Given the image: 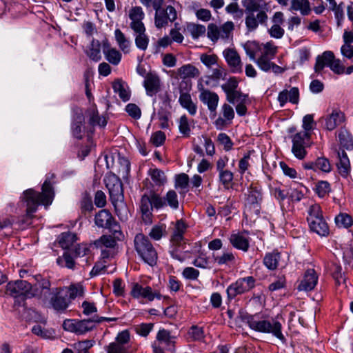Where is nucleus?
I'll return each instance as SVG.
<instances>
[{
    "instance_id": "nucleus-18",
    "label": "nucleus",
    "mask_w": 353,
    "mask_h": 353,
    "mask_svg": "<svg viewBox=\"0 0 353 353\" xmlns=\"http://www.w3.org/2000/svg\"><path fill=\"white\" fill-rule=\"evenodd\" d=\"M153 200L154 208L157 210L169 206L171 209L176 210L179 207L178 195L173 190H169L163 197L159 194H154Z\"/></svg>"
},
{
    "instance_id": "nucleus-19",
    "label": "nucleus",
    "mask_w": 353,
    "mask_h": 353,
    "mask_svg": "<svg viewBox=\"0 0 353 353\" xmlns=\"http://www.w3.org/2000/svg\"><path fill=\"white\" fill-rule=\"evenodd\" d=\"M346 120L345 113L339 108H334L332 112L321 119L323 128L332 131L343 123Z\"/></svg>"
},
{
    "instance_id": "nucleus-16",
    "label": "nucleus",
    "mask_w": 353,
    "mask_h": 353,
    "mask_svg": "<svg viewBox=\"0 0 353 353\" xmlns=\"http://www.w3.org/2000/svg\"><path fill=\"white\" fill-rule=\"evenodd\" d=\"M310 138V134L307 132H299L292 137V152L297 159L301 160L305 157L307 154L306 141H308Z\"/></svg>"
},
{
    "instance_id": "nucleus-24",
    "label": "nucleus",
    "mask_w": 353,
    "mask_h": 353,
    "mask_svg": "<svg viewBox=\"0 0 353 353\" xmlns=\"http://www.w3.org/2000/svg\"><path fill=\"white\" fill-rule=\"evenodd\" d=\"M302 166L305 170H312L314 172L320 170L323 172L329 173L332 170V165L328 159L321 157L314 161L304 162Z\"/></svg>"
},
{
    "instance_id": "nucleus-64",
    "label": "nucleus",
    "mask_w": 353,
    "mask_h": 353,
    "mask_svg": "<svg viewBox=\"0 0 353 353\" xmlns=\"http://www.w3.org/2000/svg\"><path fill=\"white\" fill-rule=\"evenodd\" d=\"M107 353H128L127 347H123L117 343H110L105 347Z\"/></svg>"
},
{
    "instance_id": "nucleus-27",
    "label": "nucleus",
    "mask_w": 353,
    "mask_h": 353,
    "mask_svg": "<svg viewBox=\"0 0 353 353\" xmlns=\"http://www.w3.org/2000/svg\"><path fill=\"white\" fill-rule=\"evenodd\" d=\"M199 88L200 90L199 99L200 101L208 105L209 110L215 112L219 103V96L216 93L211 92L209 90L203 88Z\"/></svg>"
},
{
    "instance_id": "nucleus-60",
    "label": "nucleus",
    "mask_w": 353,
    "mask_h": 353,
    "mask_svg": "<svg viewBox=\"0 0 353 353\" xmlns=\"http://www.w3.org/2000/svg\"><path fill=\"white\" fill-rule=\"evenodd\" d=\"M154 327L153 323H141L135 327V331L139 335L146 337L150 332L152 330Z\"/></svg>"
},
{
    "instance_id": "nucleus-49",
    "label": "nucleus",
    "mask_w": 353,
    "mask_h": 353,
    "mask_svg": "<svg viewBox=\"0 0 353 353\" xmlns=\"http://www.w3.org/2000/svg\"><path fill=\"white\" fill-rule=\"evenodd\" d=\"M335 223L338 227L348 228L353 224L352 217L347 213H340L335 217Z\"/></svg>"
},
{
    "instance_id": "nucleus-44",
    "label": "nucleus",
    "mask_w": 353,
    "mask_h": 353,
    "mask_svg": "<svg viewBox=\"0 0 353 353\" xmlns=\"http://www.w3.org/2000/svg\"><path fill=\"white\" fill-rule=\"evenodd\" d=\"M103 53L105 59L112 64L117 65L121 59V54L119 51L110 48V46H103Z\"/></svg>"
},
{
    "instance_id": "nucleus-42",
    "label": "nucleus",
    "mask_w": 353,
    "mask_h": 353,
    "mask_svg": "<svg viewBox=\"0 0 353 353\" xmlns=\"http://www.w3.org/2000/svg\"><path fill=\"white\" fill-rule=\"evenodd\" d=\"M148 175L156 186H163L167 182L165 173L160 169L153 168L148 170Z\"/></svg>"
},
{
    "instance_id": "nucleus-35",
    "label": "nucleus",
    "mask_w": 353,
    "mask_h": 353,
    "mask_svg": "<svg viewBox=\"0 0 353 353\" xmlns=\"http://www.w3.org/2000/svg\"><path fill=\"white\" fill-rule=\"evenodd\" d=\"M80 213L81 216H90L94 210L92 197L88 192H85L79 203Z\"/></svg>"
},
{
    "instance_id": "nucleus-43",
    "label": "nucleus",
    "mask_w": 353,
    "mask_h": 353,
    "mask_svg": "<svg viewBox=\"0 0 353 353\" xmlns=\"http://www.w3.org/2000/svg\"><path fill=\"white\" fill-rule=\"evenodd\" d=\"M88 112L89 114V124L90 125L93 127L96 125L105 127L107 125L106 119L99 116L96 106L89 109Z\"/></svg>"
},
{
    "instance_id": "nucleus-30",
    "label": "nucleus",
    "mask_w": 353,
    "mask_h": 353,
    "mask_svg": "<svg viewBox=\"0 0 353 353\" xmlns=\"http://www.w3.org/2000/svg\"><path fill=\"white\" fill-rule=\"evenodd\" d=\"M229 241L234 248L244 252H248L250 248V239L243 233L232 234L229 237Z\"/></svg>"
},
{
    "instance_id": "nucleus-29",
    "label": "nucleus",
    "mask_w": 353,
    "mask_h": 353,
    "mask_svg": "<svg viewBox=\"0 0 353 353\" xmlns=\"http://www.w3.org/2000/svg\"><path fill=\"white\" fill-rule=\"evenodd\" d=\"M318 276L314 269L307 270L303 276V279L299 284V291H311L316 285Z\"/></svg>"
},
{
    "instance_id": "nucleus-2",
    "label": "nucleus",
    "mask_w": 353,
    "mask_h": 353,
    "mask_svg": "<svg viewBox=\"0 0 353 353\" xmlns=\"http://www.w3.org/2000/svg\"><path fill=\"white\" fill-rule=\"evenodd\" d=\"M241 319L248 325L250 329L256 332L271 334L283 343L286 341L282 333V325L276 320H260L257 316L248 314L241 315Z\"/></svg>"
},
{
    "instance_id": "nucleus-14",
    "label": "nucleus",
    "mask_w": 353,
    "mask_h": 353,
    "mask_svg": "<svg viewBox=\"0 0 353 353\" xmlns=\"http://www.w3.org/2000/svg\"><path fill=\"white\" fill-rule=\"evenodd\" d=\"M175 339L169 330L161 329L157 334L156 340L152 343L153 353H164V350L175 351Z\"/></svg>"
},
{
    "instance_id": "nucleus-21",
    "label": "nucleus",
    "mask_w": 353,
    "mask_h": 353,
    "mask_svg": "<svg viewBox=\"0 0 353 353\" xmlns=\"http://www.w3.org/2000/svg\"><path fill=\"white\" fill-rule=\"evenodd\" d=\"M157 194L150 191L149 194H144L141 199L140 209L142 214V219L145 223L152 221V210L154 208L153 194Z\"/></svg>"
},
{
    "instance_id": "nucleus-40",
    "label": "nucleus",
    "mask_w": 353,
    "mask_h": 353,
    "mask_svg": "<svg viewBox=\"0 0 353 353\" xmlns=\"http://www.w3.org/2000/svg\"><path fill=\"white\" fill-rule=\"evenodd\" d=\"M178 74L181 79H189V78H194L199 76V69L191 64L183 65L178 69Z\"/></svg>"
},
{
    "instance_id": "nucleus-12",
    "label": "nucleus",
    "mask_w": 353,
    "mask_h": 353,
    "mask_svg": "<svg viewBox=\"0 0 353 353\" xmlns=\"http://www.w3.org/2000/svg\"><path fill=\"white\" fill-rule=\"evenodd\" d=\"M104 183L108 189L110 201L117 210L119 203L123 204V190L122 182L115 174H110L104 178Z\"/></svg>"
},
{
    "instance_id": "nucleus-36",
    "label": "nucleus",
    "mask_w": 353,
    "mask_h": 353,
    "mask_svg": "<svg viewBox=\"0 0 353 353\" xmlns=\"http://www.w3.org/2000/svg\"><path fill=\"white\" fill-rule=\"evenodd\" d=\"M179 103L191 116H194L196 114L197 106L193 102L190 94H181L179 98Z\"/></svg>"
},
{
    "instance_id": "nucleus-23",
    "label": "nucleus",
    "mask_w": 353,
    "mask_h": 353,
    "mask_svg": "<svg viewBox=\"0 0 353 353\" xmlns=\"http://www.w3.org/2000/svg\"><path fill=\"white\" fill-rule=\"evenodd\" d=\"M271 21L273 23L268 32L270 35L275 39H281L285 34L284 29L281 27V25L285 21L284 14L281 11L274 12L271 18Z\"/></svg>"
},
{
    "instance_id": "nucleus-50",
    "label": "nucleus",
    "mask_w": 353,
    "mask_h": 353,
    "mask_svg": "<svg viewBox=\"0 0 353 353\" xmlns=\"http://www.w3.org/2000/svg\"><path fill=\"white\" fill-rule=\"evenodd\" d=\"M226 96V100L232 104H235L241 101L248 100V95L243 94L241 90H236L230 93H228Z\"/></svg>"
},
{
    "instance_id": "nucleus-32",
    "label": "nucleus",
    "mask_w": 353,
    "mask_h": 353,
    "mask_svg": "<svg viewBox=\"0 0 353 353\" xmlns=\"http://www.w3.org/2000/svg\"><path fill=\"white\" fill-rule=\"evenodd\" d=\"M310 230L321 236H327L330 234L328 224L325 218L308 223Z\"/></svg>"
},
{
    "instance_id": "nucleus-31",
    "label": "nucleus",
    "mask_w": 353,
    "mask_h": 353,
    "mask_svg": "<svg viewBox=\"0 0 353 353\" xmlns=\"http://www.w3.org/2000/svg\"><path fill=\"white\" fill-rule=\"evenodd\" d=\"M335 56L332 51H325L321 55L316 57V63L314 65V70L316 73H321L325 67H328L332 65Z\"/></svg>"
},
{
    "instance_id": "nucleus-11",
    "label": "nucleus",
    "mask_w": 353,
    "mask_h": 353,
    "mask_svg": "<svg viewBox=\"0 0 353 353\" xmlns=\"http://www.w3.org/2000/svg\"><path fill=\"white\" fill-rule=\"evenodd\" d=\"M70 303L69 295H67V289L59 287L52 288V293L49 297L47 305H45L52 308L57 312L63 313Z\"/></svg>"
},
{
    "instance_id": "nucleus-20",
    "label": "nucleus",
    "mask_w": 353,
    "mask_h": 353,
    "mask_svg": "<svg viewBox=\"0 0 353 353\" xmlns=\"http://www.w3.org/2000/svg\"><path fill=\"white\" fill-rule=\"evenodd\" d=\"M130 295L134 299H145L148 301H152L156 298L159 300L161 299V294L156 291H153L150 286L143 287L139 283H132Z\"/></svg>"
},
{
    "instance_id": "nucleus-28",
    "label": "nucleus",
    "mask_w": 353,
    "mask_h": 353,
    "mask_svg": "<svg viewBox=\"0 0 353 353\" xmlns=\"http://www.w3.org/2000/svg\"><path fill=\"white\" fill-rule=\"evenodd\" d=\"M143 86L147 95L152 97L159 90L161 87L160 79L155 73H148L143 81Z\"/></svg>"
},
{
    "instance_id": "nucleus-55",
    "label": "nucleus",
    "mask_w": 353,
    "mask_h": 353,
    "mask_svg": "<svg viewBox=\"0 0 353 353\" xmlns=\"http://www.w3.org/2000/svg\"><path fill=\"white\" fill-rule=\"evenodd\" d=\"M314 190L320 198H323L331 191L330 184L326 181H318Z\"/></svg>"
},
{
    "instance_id": "nucleus-62",
    "label": "nucleus",
    "mask_w": 353,
    "mask_h": 353,
    "mask_svg": "<svg viewBox=\"0 0 353 353\" xmlns=\"http://www.w3.org/2000/svg\"><path fill=\"white\" fill-rule=\"evenodd\" d=\"M125 111L132 118L139 119L141 116V109L134 103H128L125 106Z\"/></svg>"
},
{
    "instance_id": "nucleus-52",
    "label": "nucleus",
    "mask_w": 353,
    "mask_h": 353,
    "mask_svg": "<svg viewBox=\"0 0 353 353\" xmlns=\"http://www.w3.org/2000/svg\"><path fill=\"white\" fill-rule=\"evenodd\" d=\"M100 46H86L84 51L92 61L97 62L101 59Z\"/></svg>"
},
{
    "instance_id": "nucleus-9",
    "label": "nucleus",
    "mask_w": 353,
    "mask_h": 353,
    "mask_svg": "<svg viewBox=\"0 0 353 353\" xmlns=\"http://www.w3.org/2000/svg\"><path fill=\"white\" fill-rule=\"evenodd\" d=\"M36 283L31 284V290L29 298H36L43 305H47L49 297L52 293L51 282L49 279L42 276L40 274L34 276Z\"/></svg>"
},
{
    "instance_id": "nucleus-33",
    "label": "nucleus",
    "mask_w": 353,
    "mask_h": 353,
    "mask_svg": "<svg viewBox=\"0 0 353 353\" xmlns=\"http://www.w3.org/2000/svg\"><path fill=\"white\" fill-rule=\"evenodd\" d=\"M339 161L337 163V168L339 174L343 177H347L350 172V162L345 150L338 152Z\"/></svg>"
},
{
    "instance_id": "nucleus-22",
    "label": "nucleus",
    "mask_w": 353,
    "mask_h": 353,
    "mask_svg": "<svg viewBox=\"0 0 353 353\" xmlns=\"http://www.w3.org/2000/svg\"><path fill=\"white\" fill-rule=\"evenodd\" d=\"M188 229V225L183 219L177 220L174 224L172 234L170 236V243L176 245H185L184 234Z\"/></svg>"
},
{
    "instance_id": "nucleus-26",
    "label": "nucleus",
    "mask_w": 353,
    "mask_h": 353,
    "mask_svg": "<svg viewBox=\"0 0 353 353\" xmlns=\"http://www.w3.org/2000/svg\"><path fill=\"white\" fill-rule=\"evenodd\" d=\"M223 55L233 73H240L242 72L241 58L234 49L230 48L225 49L223 51Z\"/></svg>"
},
{
    "instance_id": "nucleus-59",
    "label": "nucleus",
    "mask_w": 353,
    "mask_h": 353,
    "mask_svg": "<svg viewBox=\"0 0 353 353\" xmlns=\"http://www.w3.org/2000/svg\"><path fill=\"white\" fill-rule=\"evenodd\" d=\"M93 341L85 340L74 344L77 353H89V349L93 345Z\"/></svg>"
},
{
    "instance_id": "nucleus-53",
    "label": "nucleus",
    "mask_w": 353,
    "mask_h": 353,
    "mask_svg": "<svg viewBox=\"0 0 353 353\" xmlns=\"http://www.w3.org/2000/svg\"><path fill=\"white\" fill-rule=\"evenodd\" d=\"M221 89L225 92V95L238 89L239 81L235 77H230L225 83L221 85Z\"/></svg>"
},
{
    "instance_id": "nucleus-41",
    "label": "nucleus",
    "mask_w": 353,
    "mask_h": 353,
    "mask_svg": "<svg viewBox=\"0 0 353 353\" xmlns=\"http://www.w3.org/2000/svg\"><path fill=\"white\" fill-rule=\"evenodd\" d=\"M280 259L281 254L279 252H269L263 258V264L268 269L274 270L277 268Z\"/></svg>"
},
{
    "instance_id": "nucleus-38",
    "label": "nucleus",
    "mask_w": 353,
    "mask_h": 353,
    "mask_svg": "<svg viewBox=\"0 0 353 353\" xmlns=\"http://www.w3.org/2000/svg\"><path fill=\"white\" fill-rule=\"evenodd\" d=\"M77 240V235L70 232H62L58 237L59 244L64 250L69 249Z\"/></svg>"
},
{
    "instance_id": "nucleus-57",
    "label": "nucleus",
    "mask_w": 353,
    "mask_h": 353,
    "mask_svg": "<svg viewBox=\"0 0 353 353\" xmlns=\"http://www.w3.org/2000/svg\"><path fill=\"white\" fill-rule=\"evenodd\" d=\"M217 141L221 145H223L225 151H229L232 148L233 142L227 134L224 132L219 134Z\"/></svg>"
},
{
    "instance_id": "nucleus-4",
    "label": "nucleus",
    "mask_w": 353,
    "mask_h": 353,
    "mask_svg": "<svg viewBox=\"0 0 353 353\" xmlns=\"http://www.w3.org/2000/svg\"><path fill=\"white\" fill-rule=\"evenodd\" d=\"M174 1L153 0L152 7L155 10L154 24L157 28H164L177 19V12L174 7Z\"/></svg>"
},
{
    "instance_id": "nucleus-54",
    "label": "nucleus",
    "mask_w": 353,
    "mask_h": 353,
    "mask_svg": "<svg viewBox=\"0 0 353 353\" xmlns=\"http://www.w3.org/2000/svg\"><path fill=\"white\" fill-rule=\"evenodd\" d=\"M165 225H155L152 228L148 235L153 240L159 241L165 234Z\"/></svg>"
},
{
    "instance_id": "nucleus-3",
    "label": "nucleus",
    "mask_w": 353,
    "mask_h": 353,
    "mask_svg": "<svg viewBox=\"0 0 353 353\" xmlns=\"http://www.w3.org/2000/svg\"><path fill=\"white\" fill-rule=\"evenodd\" d=\"M250 59L256 63L261 70L268 72L272 65L270 60L276 52L274 46H243Z\"/></svg>"
},
{
    "instance_id": "nucleus-17",
    "label": "nucleus",
    "mask_w": 353,
    "mask_h": 353,
    "mask_svg": "<svg viewBox=\"0 0 353 353\" xmlns=\"http://www.w3.org/2000/svg\"><path fill=\"white\" fill-rule=\"evenodd\" d=\"M30 290L31 283L24 280H17L6 285V293L15 298L22 296L23 299H30Z\"/></svg>"
},
{
    "instance_id": "nucleus-5",
    "label": "nucleus",
    "mask_w": 353,
    "mask_h": 353,
    "mask_svg": "<svg viewBox=\"0 0 353 353\" xmlns=\"http://www.w3.org/2000/svg\"><path fill=\"white\" fill-rule=\"evenodd\" d=\"M263 202V192L261 187L251 184L245 193L243 215L245 217L257 218L260 215Z\"/></svg>"
},
{
    "instance_id": "nucleus-13",
    "label": "nucleus",
    "mask_w": 353,
    "mask_h": 353,
    "mask_svg": "<svg viewBox=\"0 0 353 353\" xmlns=\"http://www.w3.org/2000/svg\"><path fill=\"white\" fill-rule=\"evenodd\" d=\"M96 324L94 315L92 318L82 320L66 319L63 321V327L65 330L81 335L95 329Z\"/></svg>"
},
{
    "instance_id": "nucleus-7",
    "label": "nucleus",
    "mask_w": 353,
    "mask_h": 353,
    "mask_svg": "<svg viewBox=\"0 0 353 353\" xmlns=\"http://www.w3.org/2000/svg\"><path fill=\"white\" fill-rule=\"evenodd\" d=\"M134 250L139 256L150 266L157 263L158 254L148 237L142 233L137 234L134 239Z\"/></svg>"
},
{
    "instance_id": "nucleus-8",
    "label": "nucleus",
    "mask_w": 353,
    "mask_h": 353,
    "mask_svg": "<svg viewBox=\"0 0 353 353\" xmlns=\"http://www.w3.org/2000/svg\"><path fill=\"white\" fill-rule=\"evenodd\" d=\"M130 28L136 34L135 44H148L149 39L145 34V28L142 22L144 13L141 7H134L130 10Z\"/></svg>"
},
{
    "instance_id": "nucleus-39",
    "label": "nucleus",
    "mask_w": 353,
    "mask_h": 353,
    "mask_svg": "<svg viewBox=\"0 0 353 353\" xmlns=\"http://www.w3.org/2000/svg\"><path fill=\"white\" fill-rule=\"evenodd\" d=\"M84 123V117L82 114H78L75 116L71 125L72 133L77 139L83 138V125Z\"/></svg>"
},
{
    "instance_id": "nucleus-37",
    "label": "nucleus",
    "mask_w": 353,
    "mask_h": 353,
    "mask_svg": "<svg viewBox=\"0 0 353 353\" xmlns=\"http://www.w3.org/2000/svg\"><path fill=\"white\" fill-rule=\"evenodd\" d=\"M242 294L249 292L255 287L256 279L252 276L239 278L235 281Z\"/></svg>"
},
{
    "instance_id": "nucleus-61",
    "label": "nucleus",
    "mask_w": 353,
    "mask_h": 353,
    "mask_svg": "<svg viewBox=\"0 0 353 353\" xmlns=\"http://www.w3.org/2000/svg\"><path fill=\"white\" fill-rule=\"evenodd\" d=\"M130 339V332L128 330H125L117 334L115 341L113 343H117V344L120 345L121 346L126 347V345L129 343Z\"/></svg>"
},
{
    "instance_id": "nucleus-56",
    "label": "nucleus",
    "mask_w": 353,
    "mask_h": 353,
    "mask_svg": "<svg viewBox=\"0 0 353 353\" xmlns=\"http://www.w3.org/2000/svg\"><path fill=\"white\" fill-rule=\"evenodd\" d=\"M286 279L284 275H281L276 277V280L270 284L268 289L271 292L279 290L285 288Z\"/></svg>"
},
{
    "instance_id": "nucleus-58",
    "label": "nucleus",
    "mask_w": 353,
    "mask_h": 353,
    "mask_svg": "<svg viewBox=\"0 0 353 353\" xmlns=\"http://www.w3.org/2000/svg\"><path fill=\"white\" fill-rule=\"evenodd\" d=\"M219 178L220 182L224 185V187L228 188V185L233 180L234 174L231 171L225 170L219 172Z\"/></svg>"
},
{
    "instance_id": "nucleus-25",
    "label": "nucleus",
    "mask_w": 353,
    "mask_h": 353,
    "mask_svg": "<svg viewBox=\"0 0 353 353\" xmlns=\"http://www.w3.org/2000/svg\"><path fill=\"white\" fill-rule=\"evenodd\" d=\"M336 135L341 150H353V135L348 129L341 127L336 131Z\"/></svg>"
},
{
    "instance_id": "nucleus-63",
    "label": "nucleus",
    "mask_w": 353,
    "mask_h": 353,
    "mask_svg": "<svg viewBox=\"0 0 353 353\" xmlns=\"http://www.w3.org/2000/svg\"><path fill=\"white\" fill-rule=\"evenodd\" d=\"M218 57L215 54H202L200 56L201 61L208 68H211L212 65L217 63Z\"/></svg>"
},
{
    "instance_id": "nucleus-46",
    "label": "nucleus",
    "mask_w": 353,
    "mask_h": 353,
    "mask_svg": "<svg viewBox=\"0 0 353 353\" xmlns=\"http://www.w3.org/2000/svg\"><path fill=\"white\" fill-rule=\"evenodd\" d=\"M194 120L189 121L185 114L182 115L179 121V132L185 137H189L191 133V123Z\"/></svg>"
},
{
    "instance_id": "nucleus-48",
    "label": "nucleus",
    "mask_w": 353,
    "mask_h": 353,
    "mask_svg": "<svg viewBox=\"0 0 353 353\" xmlns=\"http://www.w3.org/2000/svg\"><path fill=\"white\" fill-rule=\"evenodd\" d=\"M187 31L190 34L193 39H196L199 37L205 35L206 28L203 25L190 23L187 25Z\"/></svg>"
},
{
    "instance_id": "nucleus-34",
    "label": "nucleus",
    "mask_w": 353,
    "mask_h": 353,
    "mask_svg": "<svg viewBox=\"0 0 353 353\" xmlns=\"http://www.w3.org/2000/svg\"><path fill=\"white\" fill-rule=\"evenodd\" d=\"M289 10L299 11L303 16H307L311 12L310 3L309 0H292Z\"/></svg>"
},
{
    "instance_id": "nucleus-1",
    "label": "nucleus",
    "mask_w": 353,
    "mask_h": 353,
    "mask_svg": "<svg viewBox=\"0 0 353 353\" xmlns=\"http://www.w3.org/2000/svg\"><path fill=\"white\" fill-rule=\"evenodd\" d=\"M41 190V192H37L32 188L23 192L21 200L26 203L27 216H32V214L37 210L39 205H49L52 203L54 192L49 180L44 181Z\"/></svg>"
},
{
    "instance_id": "nucleus-51",
    "label": "nucleus",
    "mask_w": 353,
    "mask_h": 353,
    "mask_svg": "<svg viewBox=\"0 0 353 353\" xmlns=\"http://www.w3.org/2000/svg\"><path fill=\"white\" fill-rule=\"evenodd\" d=\"M112 88L114 92L118 93L119 97L123 101H127L130 99V94L125 90L123 82L120 79L114 81L112 85Z\"/></svg>"
},
{
    "instance_id": "nucleus-15",
    "label": "nucleus",
    "mask_w": 353,
    "mask_h": 353,
    "mask_svg": "<svg viewBox=\"0 0 353 353\" xmlns=\"http://www.w3.org/2000/svg\"><path fill=\"white\" fill-rule=\"evenodd\" d=\"M94 223L97 227L108 229L114 235L117 233L121 235L120 225L108 210H99L95 215Z\"/></svg>"
},
{
    "instance_id": "nucleus-47",
    "label": "nucleus",
    "mask_w": 353,
    "mask_h": 353,
    "mask_svg": "<svg viewBox=\"0 0 353 353\" xmlns=\"http://www.w3.org/2000/svg\"><path fill=\"white\" fill-rule=\"evenodd\" d=\"M323 211L319 204L311 205L307 209V223L323 218Z\"/></svg>"
},
{
    "instance_id": "nucleus-10",
    "label": "nucleus",
    "mask_w": 353,
    "mask_h": 353,
    "mask_svg": "<svg viewBox=\"0 0 353 353\" xmlns=\"http://www.w3.org/2000/svg\"><path fill=\"white\" fill-rule=\"evenodd\" d=\"M234 30V24L232 21H227L221 26L211 23L207 28V37L213 43L217 42L219 39L224 42H230L233 39Z\"/></svg>"
},
{
    "instance_id": "nucleus-45",
    "label": "nucleus",
    "mask_w": 353,
    "mask_h": 353,
    "mask_svg": "<svg viewBox=\"0 0 353 353\" xmlns=\"http://www.w3.org/2000/svg\"><path fill=\"white\" fill-rule=\"evenodd\" d=\"M213 259L215 263L219 265H228L234 264L236 261L234 254L232 252H223L221 255L215 256L213 254Z\"/></svg>"
},
{
    "instance_id": "nucleus-6",
    "label": "nucleus",
    "mask_w": 353,
    "mask_h": 353,
    "mask_svg": "<svg viewBox=\"0 0 353 353\" xmlns=\"http://www.w3.org/2000/svg\"><path fill=\"white\" fill-rule=\"evenodd\" d=\"M244 7L247 14L245 23L248 31H254L259 23L267 26L268 14L264 10H261L262 7L258 1L249 0Z\"/></svg>"
}]
</instances>
